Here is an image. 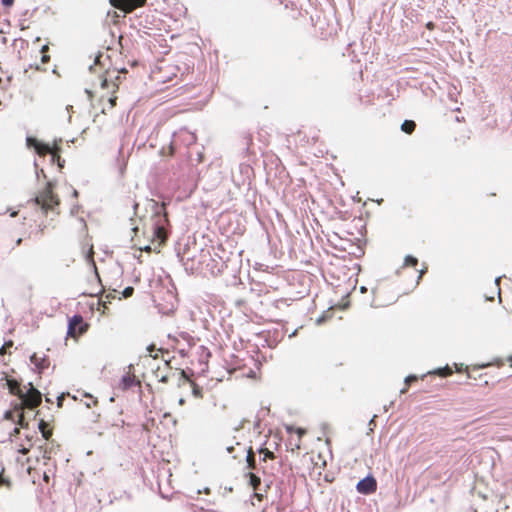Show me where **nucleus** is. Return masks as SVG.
<instances>
[{
    "instance_id": "nucleus-6",
    "label": "nucleus",
    "mask_w": 512,
    "mask_h": 512,
    "mask_svg": "<svg viewBox=\"0 0 512 512\" xmlns=\"http://www.w3.org/2000/svg\"><path fill=\"white\" fill-rule=\"evenodd\" d=\"M181 262L188 274H203L204 261L202 260V249L198 255H190V249L184 251Z\"/></svg>"
},
{
    "instance_id": "nucleus-16",
    "label": "nucleus",
    "mask_w": 512,
    "mask_h": 512,
    "mask_svg": "<svg viewBox=\"0 0 512 512\" xmlns=\"http://www.w3.org/2000/svg\"><path fill=\"white\" fill-rule=\"evenodd\" d=\"M48 423L46 421H44L43 419H41L38 423V428L40 430V432L42 433V436L45 438V439H49V437L51 436V431L48 430Z\"/></svg>"
},
{
    "instance_id": "nucleus-10",
    "label": "nucleus",
    "mask_w": 512,
    "mask_h": 512,
    "mask_svg": "<svg viewBox=\"0 0 512 512\" xmlns=\"http://www.w3.org/2000/svg\"><path fill=\"white\" fill-rule=\"evenodd\" d=\"M30 361L39 372L44 371L49 366V360L46 356L39 357L36 353L30 356Z\"/></svg>"
},
{
    "instance_id": "nucleus-8",
    "label": "nucleus",
    "mask_w": 512,
    "mask_h": 512,
    "mask_svg": "<svg viewBox=\"0 0 512 512\" xmlns=\"http://www.w3.org/2000/svg\"><path fill=\"white\" fill-rule=\"evenodd\" d=\"M377 489V481L373 475L369 474L366 477L358 481L356 490L358 493L363 495H370Z\"/></svg>"
},
{
    "instance_id": "nucleus-24",
    "label": "nucleus",
    "mask_w": 512,
    "mask_h": 512,
    "mask_svg": "<svg viewBox=\"0 0 512 512\" xmlns=\"http://www.w3.org/2000/svg\"><path fill=\"white\" fill-rule=\"evenodd\" d=\"M418 380V377L414 374H411V375H408L406 378H405V384L407 386H409L412 382H415Z\"/></svg>"
},
{
    "instance_id": "nucleus-1",
    "label": "nucleus",
    "mask_w": 512,
    "mask_h": 512,
    "mask_svg": "<svg viewBox=\"0 0 512 512\" xmlns=\"http://www.w3.org/2000/svg\"><path fill=\"white\" fill-rule=\"evenodd\" d=\"M5 387L9 393L16 396L20 402L14 404L15 410H21L24 407L30 410H34L42 403V393L29 382L24 388L21 387L20 381L12 377H5Z\"/></svg>"
},
{
    "instance_id": "nucleus-45",
    "label": "nucleus",
    "mask_w": 512,
    "mask_h": 512,
    "mask_svg": "<svg viewBox=\"0 0 512 512\" xmlns=\"http://www.w3.org/2000/svg\"><path fill=\"white\" fill-rule=\"evenodd\" d=\"M91 254H93V251H91ZM88 257L90 258V261L92 262V264L95 266V261L93 260V255L89 256Z\"/></svg>"
},
{
    "instance_id": "nucleus-21",
    "label": "nucleus",
    "mask_w": 512,
    "mask_h": 512,
    "mask_svg": "<svg viewBox=\"0 0 512 512\" xmlns=\"http://www.w3.org/2000/svg\"><path fill=\"white\" fill-rule=\"evenodd\" d=\"M245 144H246V148H245L246 153L247 154L253 153L251 151V146L253 145V143H252V138L250 136L245 138Z\"/></svg>"
},
{
    "instance_id": "nucleus-46",
    "label": "nucleus",
    "mask_w": 512,
    "mask_h": 512,
    "mask_svg": "<svg viewBox=\"0 0 512 512\" xmlns=\"http://www.w3.org/2000/svg\"><path fill=\"white\" fill-rule=\"evenodd\" d=\"M6 351H7V348H3V346L0 348V354L3 355L4 353H6Z\"/></svg>"
},
{
    "instance_id": "nucleus-11",
    "label": "nucleus",
    "mask_w": 512,
    "mask_h": 512,
    "mask_svg": "<svg viewBox=\"0 0 512 512\" xmlns=\"http://www.w3.org/2000/svg\"><path fill=\"white\" fill-rule=\"evenodd\" d=\"M121 384L123 389L127 390L134 386L139 385V380L135 378V376H131L129 374H125L121 378Z\"/></svg>"
},
{
    "instance_id": "nucleus-53",
    "label": "nucleus",
    "mask_w": 512,
    "mask_h": 512,
    "mask_svg": "<svg viewBox=\"0 0 512 512\" xmlns=\"http://www.w3.org/2000/svg\"><path fill=\"white\" fill-rule=\"evenodd\" d=\"M500 279H501V277H497V278L495 279V283H496V285H499V281H500Z\"/></svg>"
},
{
    "instance_id": "nucleus-55",
    "label": "nucleus",
    "mask_w": 512,
    "mask_h": 512,
    "mask_svg": "<svg viewBox=\"0 0 512 512\" xmlns=\"http://www.w3.org/2000/svg\"><path fill=\"white\" fill-rule=\"evenodd\" d=\"M406 391H407V389H406V388H403V389L400 391V393H402V394H403V393H405Z\"/></svg>"
},
{
    "instance_id": "nucleus-54",
    "label": "nucleus",
    "mask_w": 512,
    "mask_h": 512,
    "mask_svg": "<svg viewBox=\"0 0 512 512\" xmlns=\"http://www.w3.org/2000/svg\"><path fill=\"white\" fill-rule=\"evenodd\" d=\"M132 230H133L135 233H137V231L139 230V228H138V227H134Z\"/></svg>"
},
{
    "instance_id": "nucleus-34",
    "label": "nucleus",
    "mask_w": 512,
    "mask_h": 512,
    "mask_svg": "<svg viewBox=\"0 0 512 512\" xmlns=\"http://www.w3.org/2000/svg\"><path fill=\"white\" fill-rule=\"evenodd\" d=\"M193 394H194L195 396H197V397L201 396L200 388L195 387V388L193 389Z\"/></svg>"
},
{
    "instance_id": "nucleus-27",
    "label": "nucleus",
    "mask_w": 512,
    "mask_h": 512,
    "mask_svg": "<svg viewBox=\"0 0 512 512\" xmlns=\"http://www.w3.org/2000/svg\"><path fill=\"white\" fill-rule=\"evenodd\" d=\"M1 4L6 8H10L13 6L14 0H1Z\"/></svg>"
},
{
    "instance_id": "nucleus-32",
    "label": "nucleus",
    "mask_w": 512,
    "mask_h": 512,
    "mask_svg": "<svg viewBox=\"0 0 512 512\" xmlns=\"http://www.w3.org/2000/svg\"><path fill=\"white\" fill-rule=\"evenodd\" d=\"M241 170H245V172H249L252 168L249 165H241Z\"/></svg>"
},
{
    "instance_id": "nucleus-48",
    "label": "nucleus",
    "mask_w": 512,
    "mask_h": 512,
    "mask_svg": "<svg viewBox=\"0 0 512 512\" xmlns=\"http://www.w3.org/2000/svg\"><path fill=\"white\" fill-rule=\"evenodd\" d=\"M393 404H394V402L392 401V402H390L389 406H386V405H385V406H384V410H385V411H387V410H388V408H389V407H391Z\"/></svg>"
},
{
    "instance_id": "nucleus-19",
    "label": "nucleus",
    "mask_w": 512,
    "mask_h": 512,
    "mask_svg": "<svg viewBox=\"0 0 512 512\" xmlns=\"http://www.w3.org/2000/svg\"><path fill=\"white\" fill-rule=\"evenodd\" d=\"M418 264V259L412 255H407L404 259L403 267H416Z\"/></svg>"
},
{
    "instance_id": "nucleus-38",
    "label": "nucleus",
    "mask_w": 512,
    "mask_h": 512,
    "mask_svg": "<svg viewBox=\"0 0 512 512\" xmlns=\"http://www.w3.org/2000/svg\"><path fill=\"white\" fill-rule=\"evenodd\" d=\"M242 427V424L238 425L237 427L234 428V432H239L242 429Z\"/></svg>"
},
{
    "instance_id": "nucleus-18",
    "label": "nucleus",
    "mask_w": 512,
    "mask_h": 512,
    "mask_svg": "<svg viewBox=\"0 0 512 512\" xmlns=\"http://www.w3.org/2000/svg\"><path fill=\"white\" fill-rule=\"evenodd\" d=\"M247 476L249 477V484L254 488L257 489L258 486L261 484V479L257 475L253 473H248Z\"/></svg>"
},
{
    "instance_id": "nucleus-37",
    "label": "nucleus",
    "mask_w": 512,
    "mask_h": 512,
    "mask_svg": "<svg viewBox=\"0 0 512 512\" xmlns=\"http://www.w3.org/2000/svg\"><path fill=\"white\" fill-rule=\"evenodd\" d=\"M147 350L152 353L153 351L156 350V346L154 344H150L148 347H147Z\"/></svg>"
},
{
    "instance_id": "nucleus-25",
    "label": "nucleus",
    "mask_w": 512,
    "mask_h": 512,
    "mask_svg": "<svg viewBox=\"0 0 512 512\" xmlns=\"http://www.w3.org/2000/svg\"><path fill=\"white\" fill-rule=\"evenodd\" d=\"M376 417H377V415H374V416L370 419V421H369V423H368V426H369V432H368V434H369L370 432H373L374 428L376 427V422H375Z\"/></svg>"
},
{
    "instance_id": "nucleus-15",
    "label": "nucleus",
    "mask_w": 512,
    "mask_h": 512,
    "mask_svg": "<svg viewBox=\"0 0 512 512\" xmlns=\"http://www.w3.org/2000/svg\"><path fill=\"white\" fill-rule=\"evenodd\" d=\"M416 128V123L413 120H404L401 124V130L406 134H411Z\"/></svg>"
},
{
    "instance_id": "nucleus-36",
    "label": "nucleus",
    "mask_w": 512,
    "mask_h": 512,
    "mask_svg": "<svg viewBox=\"0 0 512 512\" xmlns=\"http://www.w3.org/2000/svg\"><path fill=\"white\" fill-rule=\"evenodd\" d=\"M48 49H49L48 45H43L40 50L41 54H46Z\"/></svg>"
},
{
    "instance_id": "nucleus-59",
    "label": "nucleus",
    "mask_w": 512,
    "mask_h": 512,
    "mask_svg": "<svg viewBox=\"0 0 512 512\" xmlns=\"http://www.w3.org/2000/svg\"><path fill=\"white\" fill-rule=\"evenodd\" d=\"M178 374H180L181 376H183V375H184V371H183V370H181Z\"/></svg>"
},
{
    "instance_id": "nucleus-43",
    "label": "nucleus",
    "mask_w": 512,
    "mask_h": 512,
    "mask_svg": "<svg viewBox=\"0 0 512 512\" xmlns=\"http://www.w3.org/2000/svg\"><path fill=\"white\" fill-rule=\"evenodd\" d=\"M232 439L235 441L236 445H240V442L237 440V436L236 435H233Z\"/></svg>"
},
{
    "instance_id": "nucleus-9",
    "label": "nucleus",
    "mask_w": 512,
    "mask_h": 512,
    "mask_svg": "<svg viewBox=\"0 0 512 512\" xmlns=\"http://www.w3.org/2000/svg\"><path fill=\"white\" fill-rule=\"evenodd\" d=\"M145 1L146 0H110V3L115 8L130 12L135 7L144 5Z\"/></svg>"
},
{
    "instance_id": "nucleus-4",
    "label": "nucleus",
    "mask_w": 512,
    "mask_h": 512,
    "mask_svg": "<svg viewBox=\"0 0 512 512\" xmlns=\"http://www.w3.org/2000/svg\"><path fill=\"white\" fill-rule=\"evenodd\" d=\"M56 183L54 181H48L45 188L33 199L35 204L39 206L43 211H56L60 205V199L54 193Z\"/></svg>"
},
{
    "instance_id": "nucleus-47",
    "label": "nucleus",
    "mask_w": 512,
    "mask_h": 512,
    "mask_svg": "<svg viewBox=\"0 0 512 512\" xmlns=\"http://www.w3.org/2000/svg\"><path fill=\"white\" fill-rule=\"evenodd\" d=\"M115 101H116V99H115V98H110V99H109V102L111 103V105H112V106H114V105H115Z\"/></svg>"
},
{
    "instance_id": "nucleus-30",
    "label": "nucleus",
    "mask_w": 512,
    "mask_h": 512,
    "mask_svg": "<svg viewBox=\"0 0 512 512\" xmlns=\"http://www.w3.org/2000/svg\"><path fill=\"white\" fill-rule=\"evenodd\" d=\"M225 449H226L227 453L231 454L235 450V447L232 444H227Z\"/></svg>"
},
{
    "instance_id": "nucleus-50",
    "label": "nucleus",
    "mask_w": 512,
    "mask_h": 512,
    "mask_svg": "<svg viewBox=\"0 0 512 512\" xmlns=\"http://www.w3.org/2000/svg\"><path fill=\"white\" fill-rule=\"evenodd\" d=\"M73 196H74V197H78V191H77V190H75V189L73 190Z\"/></svg>"
},
{
    "instance_id": "nucleus-3",
    "label": "nucleus",
    "mask_w": 512,
    "mask_h": 512,
    "mask_svg": "<svg viewBox=\"0 0 512 512\" xmlns=\"http://www.w3.org/2000/svg\"><path fill=\"white\" fill-rule=\"evenodd\" d=\"M62 138L55 139L53 144L39 141L33 136L26 137V145L28 148H33L40 157H44L47 154L51 155L50 161L52 164H57L59 169L64 167L65 160L61 158V144Z\"/></svg>"
},
{
    "instance_id": "nucleus-33",
    "label": "nucleus",
    "mask_w": 512,
    "mask_h": 512,
    "mask_svg": "<svg viewBox=\"0 0 512 512\" xmlns=\"http://www.w3.org/2000/svg\"><path fill=\"white\" fill-rule=\"evenodd\" d=\"M426 271H427V268L420 270L417 283H419V280L426 273Z\"/></svg>"
},
{
    "instance_id": "nucleus-23",
    "label": "nucleus",
    "mask_w": 512,
    "mask_h": 512,
    "mask_svg": "<svg viewBox=\"0 0 512 512\" xmlns=\"http://www.w3.org/2000/svg\"><path fill=\"white\" fill-rule=\"evenodd\" d=\"M4 468L0 470V486L10 485V481L3 476Z\"/></svg>"
},
{
    "instance_id": "nucleus-2",
    "label": "nucleus",
    "mask_w": 512,
    "mask_h": 512,
    "mask_svg": "<svg viewBox=\"0 0 512 512\" xmlns=\"http://www.w3.org/2000/svg\"><path fill=\"white\" fill-rule=\"evenodd\" d=\"M149 205L152 210L150 218L152 241L157 242L158 246H160L164 244L169 237V220L164 205H160L154 200H152Z\"/></svg>"
},
{
    "instance_id": "nucleus-52",
    "label": "nucleus",
    "mask_w": 512,
    "mask_h": 512,
    "mask_svg": "<svg viewBox=\"0 0 512 512\" xmlns=\"http://www.w3.org/2000/svg\"><path fill=\"white\" fill-rule=\"evenodd\" d=\"M16 215H17L16 211H12L11 214H10L11 217H15Z\"/></svg>"
},
{
    "instance_id": "nucleus-58",
    "label": "nucleus",
    "mask_w": 512,
    "mask_h": 512,
    "mask_svg": "<svg viewBox=\"0 0 512 512\" xmlns=\"http://www.w3.org/2000/svg\"><path fill=\"white\" fill-rule=\"evenodd\" d=\"M66 109H67V110H70V109H72V106L67 105Z\"/></svg>"
},
{
    "instance_id": "nucleus-49",
    "label": "nucleus",
    "mask_w": 512,
    "mask_h": 512,
    "mask_svg": "<svg viewBox=\"0 0 512 512\" xmlns=\"http://www.w3.org/2000/svg\"><path fill=\"white\" fill-rule=\"evenodd\" d=\"M325 481L332 482V479H330L328 475H325Z\"/></svg>"
},
{
    "instance_id": "nucleus-41",
    "label": "nucleus",
    "mask_w": 512,
    "mask_h": 512,
    "mask_svg": "<svg viewBox=\"0 0 512 512\" xmlns=\"http://www.w3.org/2000/svg\"><path fill=\"white\" fill-rule=\"evenodd\" d=\"M360 292H361V293H366V292H367V287H365V286H361V287H360Z\"/></svg>"
},
{
    "instance_id": "nucleus-26",
    "label": "nucleus",
    "mask_w": 512,
    "mask_h": 512,
    "mask_svg": "<svg viewBox=\"0 0 512 512\" xmlns=\"http://www.w3.org/2000/svg\"><path fill=\"white\" fill-rule=\"evenodd\" d=\"M34 166L36 168V176H37V178H39L40 175H42L44 178H46L44 170L43 169L38 170V164H37L36 161L34 162Z\"/></svg>"
},
{
    "instance_id": "nucleus-29",
    "label": "nucleus",
    "mask_w": 512,
    "mask_h": 512,
    "mask_svg": "<svg viewBox=\"0 0 512 512\" xmlns=\"http://www.w3.org/2000/svg\"><path fill=\"white\" fill-rule=\"evenodd\" d=\"M49 61H50V56H49V55H47V54H42L41 62H42L43 64H46V63H48Z\"/></svg>"
},
{
    "instance_id": "nucleus-28",
    "label": "nucleus",
    "mask_w": 512,
    "mask_h": 512,
    "mask_svg": "<svg viewBox=\"0 0 512 512\" xmlns=\"http://www.w3.org/2000/svg\"><path fill=\"white\" fill-rule=\"evenodd\" d=\"M157 377H159V381L162 383H168L170 376L169 375H159L157 374Z\"/></svg>"
},
{
    "instance_id": "nucleus-42",
    "label": "nucleus",
    "mask_w": 512,
    "mask_h": 512,
    "mask_svg": "<svg viewBox=\"0 0 512 512\" xmlns=\"http://www.w3.org/2000/svg\"><path fill=\"white\" fill-rule=\"evenodd\" d=\"M20 433V429L15 427L14 430H13V434L14 435H18Z\"/></svg>"
},
{
    "instance_id": "nucleus-61",
    "label": "nucleus",
    "mask_w": 512,
    "mask_h": 512,
    "mask_svg": "<svg viewBox=\"0 0 512 512\" xmlns=\"http://www.w3.org/2000/svg\"><path fill=\"white\" fill-rule=\"evenodd\" d=\"M44 480L47 481L48 480V476L45 474L44 475Z\"/></svg>"
},
{
    "instance_id": "nucleus-57",
    "label": "nucleus",
    "mask_w": 512,
    "mask_h": 512,
    "mask_svg": "<svg viewBox=\"0 0 512 512\" xmlns=\"http://www.w3.org/2000/svg\"><path fill=\"white\" fill-rule=\"evenodd\" d=\"M133 208L136 210V209L138 208V204H137V203H135V204L133 205Z\"/></svg>"
},
{
    "instance_id": "nucleus-39",
    "label": "nucleus",
    "mask_w": 512,
    "mask_h": 512,
    "mask_svg": "<svg viewBox=\"0 0 512 512\" xmlns=\"http://www.w3.org/2000/svg\"><path fill=\"white\" fill-rule=\"evenodd\" d=\"M20 452H21L22 454L26 455V454L29 452V449H27V448H24V447H23V448L20 450Z\"/></svg>"
},
{
    "instance_id": "nucleus-12",
    "label": "nucleus",
    "mask_w": 512,
    "mask_h": 512,
    "mask_svg": "<svg viewBox=\"0 0 512 512\" xmlns=\"http://www.w3.org/2000/svg\"><path fill=\"white\" fill-rule=\"evenodd\" d=\"M109 59L108 55H105L102 52H98L94 58V64L89 66L90 71H94L96 66H100L101 68L105 67V61Z\"/></svg>"
},
{
    "instance_id": "nucleus-17",
    "label": "nucleus",
    "mask_w": 512,
    "mask_h": 512,
    "mask_svg": "<svg viewBox=\"0 0 512 512\" xmlns=\"http://www.w3.org/2000/svg\"><path fill=\"white\" fill-rule=\"evenodd\" d=\"M258 452H259V454L263 455L262 461H266L267 459L275 458V454L267 448L260 447Z\"/></svg>"
},
{
    "instance_id": "nucleus-5",
    "label": "nucleus",
    "mask_w": 512,
    "mask_h": 512,
    "mask_svg": "<svg viewBox=\"0 0 512 512\" xmlns=\"http://www.w3.org/2000/svg\"><path fill=\"white\" fill-rule=\"evenodd\" d=\"M202 260L204 261L203 275L219 276L228 267L227 261L216 253L212 255L209 249H202Z\"/></svg>"
},
{
    "instance_id": "nucleus-40",
    "label": "nucleus",
    "mask_w": 512,
    "mask_h": 512,
    "mask_svg": "<svg viewBox=\"0 0 512 512\" xmlns=\"http://www.w3.org/2000/svg\"><path fill=\"white\" fill-rule=\"evenodd\" d=\"M86 396H87V397H89L90 399H92L93 404H96V403H97V399H96V398H94L92 395H88V394H87Z\"/></svg>"
},
{
    "instance_id": "nucleus-31",
    "label": "nucleus",
    "mask_w": 512,
    "mask_h": 512,
    "mask_svg": "<svg viewBox=\"0 0 512 512\" xmlns=\"http://www.w3.org/2000/svg\"><path fill=\"white\" fill-rule=\"evenodd\" d=\"M13 341L12 340H8V341H5V343L3 344V348H7V350L9 348H11L13 346Z\"/></svg>"
},
{
    "instance_id": "nucleus-60",
    "label": "nucleus",
    "mask_w": 512,
    "mask_h": 512,
    "mask_svg": "<svg viewBox=\"0 0 512 512\" xmlns=\"http://www.w3.org/2000/svg\"><path fill=\"white\" fill-rule=\"evenodd\" d=\"M106 82H107V79H104V80L102 81V85L104 86V84H105Z\"/></svg>"
},
{
    "instance_id": "nucleus-22",
    "label": "nucleus",
    "mask_w": 512,
    "mask_h": 512,
    "mask_svg": "<svg viewBox=\"0 0 512 512\" xmlns=\"http://www.w3.org/2000/svg\"><path fill=\"white\" fill-rule=\"evenodd\" d=\"M134 293V288L131 287V286H128L126 287L123 291H122V295L125 297V298H129L133 295Z\"/></svg>"
},
{
    "instance_id": "nucleus-14",
    "label": "nucleus",
    "mask_w": 512,
    "mask_h": 512,
    "mask_svg": "<svg viewBox=\"0 0 512 512\" xmlns=\"http://www.w3.org/2000/svg\"><path fill=\"white\" fill-rule=\"evenodd\" d=\"M246 461H247L248 468H250V469L256 468V457H255V453H254L252 447H249L247 449Z\"/></svg>"
},
{
    "instance_id": "nucleus-20",
    "label": "nucleus",
    "mask_w": 512,
    "mask_h": 512,
    "mask_svg": "<svg viewBox=\"0 0 512 512\" xmlns=\"http://www.w3.org/2000/svg\"><path fill=\"white\" fill-rule=\"evenodd\" d=\"M451 373H452V370L448 365H446L443 368H437L436 370H434L432 372V374L439 375V376H446V375H450Z\"/></svg>"
},
{
    "instance_id": "nucleus-35",
    "label": "nucleus",
    "mask_w": 512,
    "mask_h": 512,
    "mask_svg": "<svg viewBox=\"0 0 512 512\" xmlns=\"http://www.w3.org/2000/svg\"><path fill=\"white\" fill-rule=\"evenodd\" d=\"M63 399H64L63 395H61V396L57 397V405H58L59 407H61V406H62Z\"/></svg>"
},
{
    "instance_id": "nucleus-62",
    "label": "nucleus",
    "mask_w": 512,
    "mask_h": 512,
    "mask_svg": "<svg viewBox=\"0 0 512 512\" xmlns=\"http://www.w3.org/2000/svg\"><path fill=\"white\" fill-rule=\"evenodd\" d=\"M291 430H292L291 427H287L288 432H291Z\"/></svg>"
},
{
    "instance_id": "nucleus-44",
    "label": "nucleus",
    "mask_w": 512,
    "mask_h": 512,
    "mask_svg": "<svg viewBox=\"0 0 512 512\" xmlns=\"http://www.w3.org/2000/svg\"><path fill=\"white\" fill-rule=\"evenodd\" d=\"M22 241H23V240H22V238H18V239L16 240V243H15V244H16V246L21 245Z\"/></svg>"
},
{
    "instance_id": "nucleus-51",
    "label": "nucleus",
    "mask_w": 512,
    "mask_h": 512,
    "mask_svg": "<svg viewBox=\"0 0 512 512\" xmlns=\"http://www.w3.org/2000/svg\"><path fill=\"white\" fill-rule=\"evenodd\" d=\"M143 249H144L145 251H150V250H151V247H150L149 245H147V246H145Z\"/></svg>"
},
{
    "instance_id": "nucleus-7",
    "label": "nucleus",
    "mask_w": 512,
    "mask_h": 512,
    "mask_svg": "<svg viewBox=\"0 0 512 512\" xmlns=\"http://www.w3.org/2000/svg\"><path fill=\"white\" fill-rule=\"evenodd\" d=\"M87 327L88 325L84 322L83 317L75 314L68 320L67 334L71 337L81 335L86 332Z\"/></svg>"
},
{
    "instance_id": "nucleus-56",
    "label": "nucleus",
    "mask_w": 512,
    "mask_h": 512,
    "mask_svg": "<svg viewBox=\"0 0 512 512\" xmlns=\"http://www.w3.org/2000/svg\"><path fill=\"white\" fill-rule=\"evenodd\" d=\"M304 431L301 428H298V433L302 434Z\"/></svg>"
},
{
    "instance_id": "nucleus-13",
    "label": "nucleus",
    "mask_w": 512,
    "mask_h": 512,
    "mask_svg": "<svg viewBox=\"0 0 512 512\" xmlns=\"http://www.w3.org/2000/svg\"><path fill=\"white\" fill-rule=\"evenodd\" d=\"M19 411H20V414H19V419L17 421H15V419H14V412H12V411H6L5 414H4V418L6 420H11L14 423L20 424L22 428H27L28 427V423L24 422V415H23L22 409L19 410Z\"/></svg>"
}]
</instances>
